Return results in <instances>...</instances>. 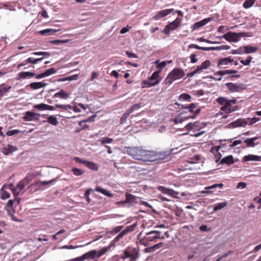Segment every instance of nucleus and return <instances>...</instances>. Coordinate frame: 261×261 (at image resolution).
I'll return each instance as SVG.
<instances>
[{
    "instance_id": "nucleus-1",
    "label": "nucleus",
    "mask_w": 261,
    "mask_h": 261,
    "mask_svg": "<svg viewBox=\"0 0 261 261\" xmlns=\"http://www.w3.org/2000/svg\"><path fill=\"white\" fill-rule=\"evenodd\" d=\"M124 152L134 159L143 162H150L151 150H146L143 147H127Z\"/></svg>"
},
{
    "instance_id": "nucleus-2",
    "label": "nucleus",
    "mask_w": 261,
    "mask_h": 261,
    "mask_svg": "<svg viewBox=\"0 0 261 261\" xmlns=\"http://www.w3.org/2000/svg\"><path fill=\"white\" fill-rule=\"evenodd\" d=\"M205 126L206 123L196 121L193 123H188L185 126L184 129L185 128L188 132L190 131L192 132V133L190 134L191 136L198 137L205 133L204 130L200 131V130L205 127ZM182 131H184V128H180V132Z\"/></svg>"
},
{
    "instance_id": "nucleus-3",
    "label": "nucleus",
    "mask_w": 261,
    "mask_h": 261,
    "mask_svg": "<svg viewBox=\"0 0 261 261\" xmlns=\"http://www.w3.org/2000/svg\"><path fill=\"white\" fill-rule=\"evenodd\" d=\"M180 106L181 107V109H180V111L181 110H185V111L180 112V115H182L185 112L187 113L188 112L191 113V115L188 117L180 116V122H181V121L186 118H190L194 119L201 111L200 108H198L194 111V109H195L197 107V104L196 103H191L188 106H186L183 104L180 103Z\"/></svg>"
},
{
    "instance_id": "nucleus-4",
    "label": "nucleus",
    "mask_w": 261,
    "mask_h": 261,
    "mask_svg": "<svg viewBox=\"0 0 261 261\" xmlns=\"http://www.w3.org/2000/svg\"><path fill=\"white\" fill-rule=\"evenodd\" d=\"M32 180V178L27 176L21 180L16 187L12 189V192L15 196H17L24 188Z\"/></svg>"
},
{
    "instance_id": "nucleus-5",
    "label": "nucleus",
    "mask_w": 261,
    "mask_h": 261,
    "mask_svg": "<svg viewBox=\"0 0 261 261\" xmlns=\"http://www.w3.org/2000/svg\"><path fill=\"white\" fill-rule=\"evenodd\" d=\"M110 250V247H104L99 251L96 250H91L83 255L84 257L86 258H94L95 257H99Z\"/></svg>"
},
{
    "instance_id": "nucleus-6",
    "label": "nucleus",
    "mask_w": 261,
    "mask_h": 261,
    "mask_svg": "<svg viewBox=\"0 0 261 261\" xmlns=\"http://www.w3.org/2000/svg\"><path fill=\"white\" fill-rule=\"evenodd\" d=\"M211 65V61L208 60L204 61L200 65L197 66L196 69L191 73L187 74V76L189 77H192L196 74H200L202 73L204 70L207 69Z\"/></svg>"
},
{
    "instance_id": "nucleus-7",
    "label": "nucleus",
    "mask_w": 261,
    "mask_h": 261,
    "mask_svg": "<svg viewBox=\"0 0 261 261\" xmlns=\"http://www.w3.org/2000/svg\"><path fill=\"white\" fill-rule=\"evenodd\" d=\"M160 232L156 230H152L147 232L144 237L143 241H144V245L147 246L148 245V242L155 241L156 239H160Z\"/></svg>"
},
{
    "instance_id": "nucleus-8",
    "label": "nucleus",
    "mask_w": 261,
    "mask_h": 261,
    "mask_svg": "<svg viewBox=\"0 0 261 261\" xmlns=\"http://www.w3.org/2000/svg\"><path fill=\"white\" fill-rule=\"evenodd\" d=\"M169 155V153L167 151L165 152H156L151 150L150 162H154L158 160H161L166 159Z\"/></svg>"
},
{
    "instance_id": "nucleus-9",
    "label": "nucleus",
    "mask_w": 261,
    "mask_h": 261,
    "mask_svg": "<svg viewBox=\"0 0 261 261\" xmlns=\"http://www.w3.org/2000/svg\"><path fill=\"white\" fill-rule=\"evenodd\" d=\"M242 37L241 33H232L229 32L223 35V38L230 42H236L239 41V38Z\"/></svg>"
},
{
    "instance_id": "nucleus-10",
    "label": "nucleus",
    "mask_w": 261,
    "mask_h": 261,
    "mask_svg": "<svg viewBox=\"0 0 261 261\" xmlns=\"http://www.w3.org/2000/svg\"><path fill=\"white\" fill-rule=\"evenodd\" d=\"M178 79H179V69L176 68L169 73L165 81L167 84H171L175 80Z\"/></svg>"
},
{
    "instance_id": "nucleus-11",
    "label": "nucleus",
    "mask_w": 261,
    "mask_h": 261,
    "mask_svg": "<svg viewBox=\"0 0 261 261\" xmlns=\"http://www.w3.org/2000/svg\"><path fill=\"white\" fill-rule=\"evenodd\" d=\"M40 115L31 111H27L23 117V120L26 121L38 120Z\"/></svg>"
},
{
    "instance_id": "nucleus-12",
    "label": "nucleus",
    "mask_w": 261,
    "mask_h": 261,
    "mask_svg": "<svg viewBox=\"0 0 261 261\" xmlns=\"http://www.w3.org/2000/svg\"><path fill=\"white\" fill-rule=\"evenodd\" d=\"M232 102H228L227 103L223 105L220 108L222 111L224 112L225 113L229 114L232 112H234L238 109V106H232Z\"/></svg>"
},
{
    "instance_id": "nucleus-13",
    "label": "nucleus",
    "mask_w": 261,
    "mask_h": 261,
    "mask_svg": "<svg viewBox=\"0 0 261 261\" xmlns=\"http://www.w3.org/2000/svg\"><path fill=\"white\" fill-rule=\"evenodd\" d=\"M227 88L231 92H238L244 90V88L241 85H238L232 83H227L226 84Z\"/></svg>"
},
{
    "instance_id": "nucleus-14",
    "label": "nucleus",
    "mask_w": 261,
    "mask_h": 261,
    "mask_svg": "<svg viewBox=\"0 0 261 261\" xmlns=\"http://www.w3.org/2000/svg\"><path fill=\"white\" fill-rule=\"evenodd\" d=\"M233 62V59H232L230 57H228L227 58H223L219 59L218 67L220 68H224L226 67V66L228 65L229 64H232Z\"/></svg>"
},
{
    "instance_id": "nucleus-15",
    "label": "nucleus",
    "mask_w": 261,
    "mask_h": 261,
    "mask_svg": "<svg viewBox=\"0 0 261 261\" xmlns=\"http://www.w3.org/2000/svg\"><path fill=\"white\" fill-rule=\"evenodd\" d=\"M200 156L199 155H194L193 158H191L189 159V160L187 161V163L189 164L188 165H185V167H184L182 165L180 166V170L191 169L192 167L190 166V165L196 163L198 161L200 160Z\"/></svg>"
},
{
    "instance_id": "nucleus-16",
    "label": "nucleus",
    "mask_w": 261,
    "mask_h": 261,
    "mask_svg": "<svg viewBox=\"0 0 261 261\" xmlns=\"http://www.w3.org/2000/svg\"><path fill=\"white\" fill-rule=\"evenodd\" d=\"M173 11V9H168L160 11L155 14L153 18L155 20L160 19L161 18L167 16V15L171 13Z\"/></svg>"
},
{
    "instance_id": "nucleus-17",
    "label": "nucleus",
    "mask_w": 261,
    "mask_h": 261,
    "mask_svg": "<svg viewBox=\"0 0 261 261\" xmlns=\"http://www.w3.org/2000/svg\"><path fill=\"white\" fill-rule=\"evenodd\" d=\"M210 20V18H205L200 21L196 22L193 24L191 28L194 30H198L200 28L207 24Z\"/></svg>"
},
{
    "instance_id": "nucleus-18",
    "label": "nucleus",
    "mask_w": 261,
    "mask_h": 261,
    "mask_svg": "<svg viewBox=\"0 0 261 261\" xmlns=\"http://www.w3.org/2000/svg\"><path fill=\"white\" fill-rule=\"evenodd\" d=\"M223 187V184H214L211 186H208L205 187V189L206 190H203L200 192L201 194H212L213 192L212 191H210L209 190L213 189L218 187H220V188H222Z\"/></svg>"
},
{
    "instance_id": "nucleus-19",
    "label": "nucleus",
    "mask_w": 261,
    "mask_h": 261,
    "mask_svg": "<svg viewBox=\"0 0 261 261\" xmlns=\"http://www.w3.org/2000/svg\"><path fill=\"white\" fill-rule=\"evenodd\" d=\"M125 196L126 199L124 200V202L126 203L134 204L138 202L137 200L138 198L132 195V194L127 193H126Z\"/></svg>"
},
{
    "instance_id": "nucleus-20",
    "label": "nucleus",
    "mask_w": 261,
    "mask_h": 261,
    "mask_svg": "<svg viewBox=\"0 0 261 261\" xmlns=\"http://www.w3.org/2000/svg\"><path fill=\"white\" fill-rule=\"evenodd\" d=\"M216 101L220 105H224L227 103L228 102H232V104H236L237 103L236 99H232L231 100H228L226 98L223 97H219L217 98Z\"/></svg>"
},
{
    "instance_id": "nucleus-21",
    "label": "nucleus",
    "mask_w": 261,
    "mask_h": 261,
    "mask_svg": "<svg viewBox=\"0 0 261 261\" xmlns=\"http://www.w3.org/2000/svg\"><path fill=\"white\" fill-rule=\"evenodd\" d=\"M261 160V156H258L254 154H248L247 155H245L243 158V162L247 161H259Z\"/></svg>"
},
{
    "instance_id": "nucleus-22",
    "label": "nucleus",
    "mask_w": 261,
    "mask_h": 261,
    "mask_svg": "<svg viewBox=\"0 0 261 261\" xmlns=\"http://www.w3.org/2000/svg\"><path fill=\"white\" fill-rule=\"evenodd\" d=\"M234 163L233 157L232 155H229L223 158L220 161L221 164H226L230 165Z\"/></svg>"
},
{
    "instance_id": "nucleus-23",
    "label": "nucleus",
    "mask_w": 261,
    "mask_h": 261,
    "mask_svg": "<svg viewBox=\"0 0 261 261\" xmlns=\"http://www.w3.org/2000/svg\"><path fill=\"white\" fill-rule=\"evenodd\" d=\"M46 85H47V84L46 83H44L42 82H34L32 83L29 85V86L30 88L34 90H36L38 89H40L42 88H43L45 87Z\"/></svg>"
},
{
    "instance_id": "nucleus-24",
    "label": "nucleus",
    "mask_w": 261,
    "mask_h": 261,
    "mask_svg": "<svg viewBox=\"0 0 261 261\" xmlns=\"http://www.w3.org/2000/svg\"><path fill=\"white\" fill-rule=\"evenodd\" d=\"M17 150V148L11 145L8 144L7 146L3 148L2 152L5 155H8L9 153H12Z\"/></svg>"
},
{
    "instance_id": "nucleus-25",
    "label": "nucleus",
    "mask_w": 261,
    "mask_h": 261,
    "mask_svg": "<svg viewBox=\"0 0 261 261\" xmlns=\"http://www.w3.org/2000/svg\"><path fill=\"white\" fill-rule=\"evenodd\" d=\"M125 235V232H124L123 230L118 234L117 235L114 239L112 240L109 245L107 246V247H110V249L115 245V244L119 241L121 239H122L124 236Z\"/></svg>"
},
{
    "instance_id": "nucleus-26",
    "label": "nucleus",
    "mask_w": 261,
    "mask_h": 261,
    "mask_svg": "<svg viewBox=\"0 0 261 261\" xmlns=\"http://www.w3.org/2000/svg\"><path fill=\"white\" fill-rule=\"evenodd\" d=\"M60 31V29H47L43 30L40 31L39 33L42 35L49 36L54 34V33L58 32Z\"/></svg>"
},
{
    "instance_id": "nucleus-27",
    "label": "nucleus",
    "mask_w": 261,
    "mask_h": 261,
    "mask_svg": "<svg viewBox=\"0 0 261 261\" xmlns=\"http://www.w3.org/2000/svg\"><path fill=\"white\" fill-rule=\"evenodd\" d=\"M238 72V71L236 70L233 69H228V70H220L215 73V75H219V76H222L225 74H235Z\"/></svg>"
},
{
    "instance_id": "nucleus-28",
    "label": "nucleus",
    "mask_w": 261,
    "mask_h": 261,
    "mask_svg": "<svg viewBox=\"0 0 261 261\" xmlns=\"http://www.w3.org/2000/svg\"><path fill=\"white\" fill-rule=\"evenodd\" d=\"M143 84L145 85V86H143L142 88H148L151 87L153 86H155L157 84H158L160 83V80L153 81H150V79H149L148 80L144 81L143 82Z\"/></svg>"
},
{
    "instance_id": "nucleus-29",
    "label": "nucleus",
    "mask_w": 261,
    "mask_h": 261,
    "mask_svg": "<svg viewBox=\"0 0 261 261\" xmlns=\"http://www.w3.org/2000/svg\"><path fill=\"white\" fill-rule=\"evenodd\" d=\"M54 97H60L62 99H66L69 97V94L63 90H61L60 91L55 94Z\"/></svg>"
},
{
    "instance_id": "nucleus-30",
    "label": "nucleus",
    "mask_w": 261,
    "mask_h": 261,
    "mask_svg": "<svg viewBox=\"0 0 261 261\" xmlns=\"http://www.w3.org/2000/svg\"><path fill=\"white\" fill-rule=\"evenodd\" d=\"M259 138L258 137H255L252 138H248L245 140L244 142L246 144L247 147H254L255 143L254 141L257 140Z\"/></svg>"
},
{
    "instance_id": "nucleus-31",
    "label": "nucleus",
    "mask_w": 261,
    "mask_h": 261,
    "mask_svg": "<svg viewBox=\"0 0 261 261\" xmlns=\"http://www.w3.org/2000/svg\"><path fill=\"white\" fill-rule=\"evenodd\" d=\"M163 192L165 194H167L169 195H170L171 196L174 197V198H177L178 193L177 192L174 191L172 189H166L164 188H163Z\"/></svg>"
},
{
    "instance_id": "nucleus-32",
    "label": "nucleus",
    "mask_w": 261,
    "mask_h": 261,
    "mask_svg": "<svg viewBox=\"0 0 261 261\" xmlns=\"http://www.w3.org/2000/svg\"><path fill=\"white\" fill-rule=\"evenodd\" d=\"M95 191L97 192L100 193L108 197H112L113 194H111L109 191H107L106 189L102 188L100 187H97L95 189Z\"/></svg>"
},
{
    "instance_id": "nucleus-33",
    "label": "nucleus",
    "mask_w": 261,
    "mask_h": 261,
    "mask_svg": "<svg viewBox=\"0 0 261 261\" xmlns=\"http://www.w3.org/2000/svg\"><path fill=\"white\" fill-rule=\"evenodd\" d=\"M233 123L236 127H244L248 124V122L247 121V118L239 119L237 121H234Z\"/></svg>"
},
{
    "instance_id": "nucleus-34",
    "label": "nucleus",
    "mask_w": 261,
    "mask_h": 261,
    "mask_svg": "<svg viewBox=\"0 0 261 261\" xmlns=\"http://www.w3.org/2000/svg\"><path fill=\"white\" fill-rule=\"evenodd\" d=\"M244 48H245V54H247L255 53L258 49V47L251 46L250 45L245 46Z\"/></svg>"
},
{
    "instance_id": "nucleus-35",
    "label": "nucleus",
    "mask_w": 261,
    "mask_h": 261,
    "mask_svg": "<svg viewBox=\"0 0 261 261\" xmlns=\"http://www.w3.org/2000/svg\"><path fill=\"white\" fill-rule=\"evenodd\" d=\"M35 74L31 72H21L18 74L19 79H25L28 77H33Z\"/></svg>"
},
{
    "instance_id": "nucleus-36",
    "label": "nucleus",
    "mask_w": 261,
    "mask_h": 261,
    "mask_svg": "<svg viewBox=\"0 0 261 261\" xmlns=\"http://www.w3.org/2000/svg\"><path fill=\"white\" fill-rule=\"evenodd\" d=\"M47 122L55 126L57 125L59 123L57 117L53 115H50L48 117Z\"/></svg>"
},
{
    "instance_id": "nucleus-37",
    "label": "nucleus",
    "mask_w": 261,
    "mask_h": 261,
    "mask_svg": "<svg viewBox=\"0 0 261 261\" xmlns=\"http://www.w3.org/2000/svg\"><path fill=\"white\" fill-rule=\"evenodd\" d=\"M85 166L88 168L94 171H97L98 170V166L97 165V164L93 162L87 161Z\"/></svg>"
},
{
    "instance_id": "nucleus-38",
    "label": "nucleus",
    "mask_w": 261,
    "mask_h": 261,
    "mask_svg": "<svg viewBox=\"0 0 261 261\" xmlns=\"http://www.w3.org/2000/svg\"><path fill=\"white\" fill-rule=\"evenodd\" d=\"M55 181V179H53L49 181H38L35 182L36 185L40 187L41 186H47L49 184H52Z\"/></svg>"
},
{
    "instance_id": "nucleus-39",
    "label": "nucleus",
    "mask_w": 261,
    "mask_h": 261,
    "mask_svg": "<svg viewBox=\"0 0 261 261\" xmlns=\"http://www.w3.org/2000/svg\"><path fill=\"white\" fill-rule=\"evenodd\" d=\"M233 253V251H229L228 252H227L223 255H219L218 258L216 260V261H221V260H222V261H230V259L223 260V259L224 257H226L228 256H229V255L232 254Z\"/></svg>"
},
{
    "instance_id": "nucleus-40",
    "label": "nucleus",
    "mask_w": 261,
    "mask_h": 261,
    "mask_svg": "<svg viewBox=\"0 0 261 261\" xmlns=\"http://www.w3.org/2000/svg\"><path fill=\"white\" fill-rule=\"evenodd\" d=\"M160 73V71H157L154 72L152 73V74L151 75V76H150V77L149 78L150 81H155L160 80V81L161 79L159 76Z\"/></svg>"
},
{
    "instance_id": "nucleus-41",
    "label": "nucleus",
    "mask_w": 261,
    "mask_h": 261,
    "mask_svg": "<svg viewBox=\"0 0 261 261\" xmlns=\"http://www.w3.org/2000/svg\"><path fill=\"white\" fill-rule=\"evenodd\" d=\"M227 204V203L226 202L219 203L216 204H215L214 206V211H217L218 210H220L225 206H226Z\"/></svg>"
},
{
    "instance_id": "nucleus-42",
    "label": "nucleus",
    "mask_w": 261,
    "mask_h": 261,
    "mask_svg": "<svg viewBox=\"0 0 261 261\" xmlns=\"http://www.w3.org/2000/svg\"><path fill=\"white\" fill-rule=\"evenodd\" d=\"M123 226H116L112 230L108 231L107 233L114 235L119 232V231H120V230L123 228Z\"/></svg>"
},
{
    "instance_id": "nucleus-43",
    "label": "nucleus",
    "mask_w": 261,
    "mask_h": 261,
    "mask_svg": "<svg viewBox=\"0 0 261 261\" xmlns=\"http://www.w3.org/2000/svg\"><path fill=\"white\" fill-rule=\"evenodd\" d=\"M254 0H246L243 4V7L245 9L249 8L254 5Z\"/></svg>"
},
{
    "instance_id": "nucleus-44",
    "label": "nucleus",
    "mask_w": 261,
    "mask_h": 261,
    "mask_svg": "<svg viewBox=\"0 0 261 261\" xmlns=\"http://www.w3.org/2000/svg\"><path fill=\"white\" fill-rule=\"evenodd\" d=\"M179 24V20L178 19V18H177L175 21L171 22L169 26L170 27L172 30H175L176 28H177Z\"/></svg>"
},
{
    "instance_id": "nucleus-45",
    "label": "nucleus",
    "mask_w": 261,
    "mask_h": 261,
    "mask_svg": "<svg viewBox=\"0 0 261 261\" xmlns=\"http://www.w3.org/2000/svg\"><path fill=\"white\" fill-rule=\"evenodd\" d=\"M137 223H135L131 225H129L127 226L125 229H124L123 231L125 232V234L129 232L133 231L135 228L137 226Z\"/></svg>"
},
{
    "instance_id": "nucleus-46",
    "label": "nucleus",
    "mask_w": 261,
    "mask_h": 261,
    "mask_svg": "<svg viewBox=\"0 0 261 261\" xmlns=\"http://www.w3.org/2000/svg\"><path fill=\"white\" fill-rule=\"evenodd\" d=\"M33 108L40 111H44L46 110V104L41 103L38 105H35L33 106Z\"/></svg>"
},
{
    "instance_id": "nucleus-47",
    "label": "nucleus",
    "mask_w": 261,
    "mask_h": 261,
    "mask_svg": "<svg viewBox=\"0 0 261 261\" xmlns=\"http://www.w3.org/2000/svg\"><path fill=\"white\" fill-rule=\"evenodd\" d=\"M113 139L112 138H110L108 137H105L101 138L100 140H99V141L100 142L101 144L102 145H104L105 144H110L113 141Z\"/></svg>"
},
{
    "instance_id": "nucleus-48",
    "label": "nucleus",
    "mask_w": 261,
    "mask_h": 261,
    "mask_svg": "<svg viewBox=\"0 0 261 261\" xmlns=\"http://www.w3.org/2000/svg\"><path fill=\"white\" fill-rule=\"evenodd\" d=\"M191 96L187 93H182L180 94V100H183L188 101H191Z\"/></svg>"
},
{
    "instance_id": "nucleus-49",
    "label": "nucleus",
    "mask_w": 261,
    "mask_h": 261,
    "mask_svg": "<svg viewBox=\"0 0 261 261\" xmlns=\"http://www.w3.org/2000/svg\"><path fill=\"white\" fill-rule=\"evenodd\" d=\"M57 72L56 70L54 68H50L43 72L45 77L48 76Z\"/></svg>"
},
{
    "instance_id": "nucleus-50",
    "label": "nucleus",
    "mask_w": 261,
    "mask_h": 261,
    "mask_svg": "<svg viewBox=\"0 0 261 261\" xmlns=\"http://www.w3.org/2000/svg\"><path fill=\"white\" fill-rule=\"evenodd\" d=\"M72 171L73 174L75 176L82 175L84 173V172L82 170L76 168H73L72 169Z\"/></svg>"
},
{
    "instance_id": "nucleus-51",
    "label": "nucleus",
    "mask_w": 261,
    "mask_h": 261,
    "mask_svg": "<svg viewBox=\"0 0 261 261\" xmlns=\"http://www.w3.org/2000/svg\"><path fill=\"white\" fill-rule=\"evenodd\" d=\"M132 113V110H127L121 118V123H124L129 114Z\"/></svg>"
},
{
    "instance_id": "nucleus-52",
    "label": "nucleus",
    "mask_w": 261,
    "mask_h": 261,
    "mask_svg": "<svg viewBox=\"0 0 261 261\" xmlns=\"http://www.w3.org/2000/svg\"><path fill=\"white\" fill-rule=\"evenodd\" d=\"M3 188L4 187H3L1 189V198L2 199H6L9 198L10 195L8 192L5 191H3Z\"/></svg>"
},
{
    "instance_id": "nucleus-53",
    "label": "nucleus",
    "mask_w": 261,
    "mask_h": 261,
    "mask_svg": "<svg viewBox=\"0 0 261 261\" xmlns=\"http://www.w3.org/2000/svg\"><path fill=\"white\" fill-rule=\"evenodd\" d=\"M252 59V58L251 56H248L246 60H241L240 61V63L243 64L244 65H249L251 63Z\"/></svg>"
},
{
    "instance_id": "nucleus-54",
    "label": "nucleus",
    "mask_w": 261,
    "mask_h": 261,
    "mask_svg": "<svg viewBox=\"0 0 261 261\" xmlns=\"http://www.w3.org/2000/svg\"><path fill=\"white\" fill-rule=\"evenodd\" d=\"M259 120V118L258 117H253L252 118H247V121L248 122V124H249L250 125H251Z\"/></svg>"
},
{
    "instance_id": "nucleus-55",
    "label": "nucleus",
    "mask_w": 261,
    "mask_h": 261,
    "mask_svg": "<svg viewBox=\"0 0 261 261\" xmlns=\"http://www.w3.org/2000/svg\"><path fill=\"white\" fill-rule=\"evenodd\" d=\"M32 54L36 56H44L45 57H49L50 54L45 51L34 52Z\"/></svg>"
},
{
    "instance_id": "nucleus-56",
    "label": "nucleus",
    "mask_w": 261,
    "mask_h": 261,
    "mask_svg": "<svg viewBox=\"0 0 261 261\" xmlns=\"http://www.w3.org/2000/svg\"><path fill=\"white\" fill-rule=\"evenodd\" d=\"M20 132V130L18 129H13L9 130L7 132V135L8 136H12L14 135L17 134Z\"/></svg>"
},
{
    "instance_id": "nucleus-57",
    "label": "nucleus",
    "mask_w": 261,
    "mask_h": 261,
    "mask_svg": "<svg viewBox=\"0 0 261 261\" xmlns=\"http://www.w3.org/2000/svg\"><path fill=\"white\" fill-rule=\"evenodd\" d=\"M74 160L77 163L83 164L84 165H86V163L87 162V160L81 159L79 157H75L74 158Z\"/></svg>"
},
{
    "instance_id": "nucleus-58",
    "label": "nucleus",
    "mask_w": 261,
    "mask_h": 261,
    "mask_svg": "<svg viewBox=\"0 0 261 261\" xmlns=\"http://www.w3.org/2000/svg\"><path fill=\"white\" fill-rule=\"evenodd\" d=\"M167 62L163 61L158 65L156 67L159 69V71H160V72H161L162 70L167 65Z\"/></svg>"
},
{
    "instance_id": "nucleus-59",
    "label": "nucleus",
    "mask_w": 261,
    "mask_h": 261,
    "mask_svg": "<svg viewBox=\"0 0 261 261\" xmlns=\"http://www.w3.org/2000/svg\"><path fill=\"white\" fill-rule=\"evenodd\" d=\"M181 195L182 196H187V198L186 199H187V200L192 199L193 198V195L191 193L186 194L183 192L181 194Z\"/></svg>"
},
{
    "instance_id": "nucleus-60",
    "label": "nucleus",
    "mask_w": 261,
    "mask_h": 261,
    "mask_svg": "<svg viewBox=\"0 0 261 261\" xmlns=\"http://www.w3.org/2000/svg\"><path fill=\"white\" fill-rule=\"evenodd\" d=\"M125 54L130 58H137L138 57L136 54L129 52L128 51H126L125 52Z\"/></svg>"
},
{
    "instance_id": "nucleus-61",
    "label": "nucleus",
    "mask_w": 261,
    "mask_h": 261,
    "mask_svg": "<svg viewBox=\"0 0 261 261\" xmlns=\"http://www.w3.org/2000/svg\"><path fill=\"white\" fill-rule=\"evenodd\" d=\"M193 92L194 95H196V96H201L204 94L203 91L201 89L194 91Z\"/></svg>"
},
{
    "instance_id": "nucleus-62",
    "label": "nucleus",
    "mask_w": 261,
    "mask_h": 261,
    "mask_svg": "<svg viewBox=\"0 0 261 261\" xmlns=\"http://www.w3.org/2000/svg\"><path fill=\"white\" fill-rule=\"evenodd\" d=\"M170 30H172L169 25H166L165 28L163 30V32L166 35H169L170 33Z\"/></svg>"
},
{
    "instance_id": "nucleus-63",
    "label": "nucleus",
    "mask_w": 261,
    "mask_h": 261,
    "mask_svg": "<svg viewBox=\"0 0 261 261\" xmlns=\"http://www.w3.org/2000/svg\"><path fill=\"white\" fill-rule=\"evenodd\" d=\"M199 229L202 231H207L211 230V228H208L206 225H202L200 226Z\"/></svg>"
},
{
    "instance_id": "nucleus-64",
    "label": "nucleus",
    "mask_w": 261,
    "mask_h": 261,
    "mask_svg": "<svg viewBox=\"0 0 261 261\" xmlns=\"http://www.w3.org/2000/svg\"><path fill=\"white\" fill-rule=\"evenodd\" d=\"M25 62L34 64L37 63V61H36V59H34L33 58H29Z\"/></svg>"
}]
</instances>
